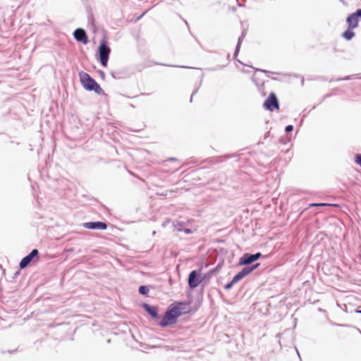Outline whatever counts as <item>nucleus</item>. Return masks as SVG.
<instances>
[{
	"label": "nucleus",
	"instance_id": "obj_1",
	"mask_svg": "<svg viewBox=\"0 0 361 361\" xmlns=\"http://www.w3.org/2000/svg\"><path fill=\"white\" fill-rule=\"evenodd\" d=\"M79 77L82 85L86 90L91 91L94 90L97 94H101L103 92V90L100 86L87 73L83 71L80 72Z\"/></svg>",
	"mask_w": 361,
	"mask_h": 361
},
{
	"label": "nucleus",
	"instance_id": "obj_2",
	"mask_svg": "<svg viewBox=\"0 0 361 361\" xmlns=\"http://www.w3.org/2000/svg\"><path fill=\"white\" fill-rule=\"evenodd\" d=\"M182 311L180 306H176L168 310L161 319L159 324L161 326H166L176 322V319L181 314Z\"/></svg>",
	"mask_w": 361,
	"mask_h": 361
},
{
	"label": "nucleus",
	"instance_id": "obj_3",
	"mask_svg": "<svg viewBox=\"0 0 361 361\" xmlns=\"http://www.w3.org/2000/svg\"><path fill=\"white\" fill-rule=\"evenodd\" d=\"M263 106L264 109L273 111L274 109H279V105L276 96L274 93H271L268 98L264 102Z\"/></svg>",
	"mask_w": 361,
	"mask_h": 361
},
{
	"label": "nucleus",
	"instance_id": "obj_4",
	"mask_svg": "<svg viewBox=\"0 0 361 361\" xmlns=\"http://www.w3.org/2000/svg\"><path fill=\"white\" fill-rule=\"evenodd\" d=\"M262 256V254L260 252H257L255 254H248L245 253L244 254L240 259L239 264L240 265H247L250 264L255 261L257 260L260 258Z\"/></svg>",
	"mask_w": 361,
	"mask_h": 361
},
{
	"label": "nucleus",
	"instance_id": "obj_5",
	"mask_svg": "<svg viewBox=\"0 0 361 361\" xmlns=\"http://www.w3.org/2000/svg\"><path fill=\"white\" fill-rule=\"evenodd\" d=\"M99 51L102 65L103 66H106L109 59V55L110 53V49L104 43H102L99 46Z\"/></svg>",
	"mask_w": 361,
	"mask_h": 361
},
{
	"label": "nucleus",
	"instance_id": "obj_6",
	"mask_svg": "<svg viewBox=\"0 0 361 361\" xmlns=\"http://www.w3.org/2000/svg\"><path fill=\"white\" fill-rule=\"evenodd\" d=\"M359 18H361V8L357 9L347 18L349 28H355L358 25Z\"/></svg>",
	"mask_w": 361,
	"mask_h": 361
},
{
	"label": "nucleus",
	"instance_id": "obj_7",
	"mask_svg": "<svg viewBox=\"0 0 361 361\" xmlns=\"http://www.w3.org/2000/svg\"><path fill=\"white\" fill-rule=\"evenodd\" d=\"M259 265V263L255 264L252 267H245L240 272H238L232 279L233 283H237L241 279H243L245 276L248 275L252 271H254L257 267Z\"/></svg>",
	"mask_w": 361,
	"mask_h": 361
},
{
	"label": "nucleus",
	"instance_id": "obj_8",
	"mask_svg": "<svg viewBox=\"0 0 361 361\" xmlns=\"http://www.w3.org/2000/svg\"><path fill=\"white\" fill-rule=\"evenodd\" d=\"M39 252L37 249H34L31 251V252L25 256L20 262V268L24 269L25 268L32 260V259L35 257H37Z\"/></svg>",
	"mask_w": 361,
	"mask_h": 361
},
{
	"label": "nucleus",
	"instance_id": "obj_9",
	"mask_svg": "<svg viewBox=\"0 0 361 361\" xmlns=\"http://www.w3.org/2000/svg\"><path fill=\"white\" fill-rule=\"evenodd\" d=\"M83 227L87 229L92 230H104L107 228L106 223L97 221V222H86L83 224Z\"/></svg>",
	"mask_w": 361,
	"mask_h": 361
},
{
	"label": "nucleus",
	"instance_id": "obj_10",
	"mask_svg": "<svg viewBox=\"0 0 361 361\" xmlns=\"http://www.w3.org/2000/svg\"><path fill=\"white\" fill-rule=\"evenodd\" d=\"M202 280L198 277L196 271H192L190 273L188 277V285L191 288H195L199 286Z\"/></svg>",
	"mask_w": 361,
	"mask_h": 361
},
{
	"label": "nucleus",
	"instance_id": "obj_11",
	"mask_svg": "<svg viewBox=\"0 0 361 361\" xmlns=\"http://www.w3.org/2000/svg\"><path fill=\"white\" fill-rule=\"evenodd\" d=\"M73 35L77 41L81 42L84 44L87 43V35L84 30L80 28L76 29L73 33Z\"/></svg>",
	"mask_w": 361,
	"mask_h": 361
},
{
	"label": "nucleus",
	"instance_id": "obj_12",
	"mask_svg": "<svg viewBox=\"0 0 361 361\" xmlns=\"http://www.w3.org/2000/svg\"><path fill=\"white\" fill-rule=\"evenodd\" d=\"M144 308L153 318L158 317L157 310L155 307L145 304Z\"/></svg>",
	"mask_w": 361,
	"mask_h": 361
},
{
	"label": "nucleus",
	"instance_id": "obj_13",
	"mask_svg": "<svg viewBox=\"0 0 361 361\" xmlns=\"http://www.w3.org/2000/svg\"><path fill=\"white\" fill-rule=\"evenodd\" d=\"M245 35H246V30H244L242 32L241 35L238 38V43H237V45H236V48H235V55H236L238 54V52L239 51L241 42H243V40L245 38Z\"/></svg>",
	"mask_w": 361,
	"mask_h": 361
},
{
	"label": "nucleus",
	"instance_id": "obj_14",
	"mask_svg": "<svg viewBox=\"0 0 361 361\" xmlns=\"http://www.w3.org/2000/svg\"><path fill=\"white\" fill-rule=\"evenodd\" d=\"M353 28H348L346 31H345L343 33V37L346 39L347 40H350L354 36H355V33L353 31H352Z\"/></svg>",
	"mask_w": 361,
	"mask_h": 361
},
{
	"label": "nucleus",
	"instance_id": "obj_15",
	"mask_svg": "<svg viewBox=\"0 0 361 361\" xmlns=\"http://www.w3.org/2000/svg\"><path fill=\"white\" fill-rule=\"evenodd\" d=\"M149 292V289L147 286H141L139 288V293L142 295H146Z\"/></svg>",
	"mask_w": 361,
	"mask_h": 361
},
{
	"label": "nucleus",
	"instance_id": "obj_16",
	"mask_svg": "<svg viewBox=\"0 0 361 361\" xmlns=\"http://www.w3.org/2000/svg\"><path fill=\"white\" fill-rule=\"evenodd\" d=\"M355 162L361 166V154H357L355 157Z\"/></svg>",
	"mask_w": 361,
	"mask_h": 361
},
{
	"label": "nucleus",
	"instance_id": "obj_17",
	"mask_svg": "<svg viewBox=\"0 0 361 361\" xmlns=\"http://www.w3.org/2000/svg\"><path fill=\"white\" fill-rule=\"evenodd\" d=\"M233 284H235V283H233V281H231L230 283H227L225 286V289H226V290L231 289L232 288V286H233Z\"/></svg>",
	"mask_w": 361,
	"mask_h": 361
},
{
	"label": "nucleus",
	"instance_id": "obj_18",
	"mask_svg": "<svg viewBox=\"0 0 361 361\" xmlns=\"http://www.w3.org/2000/svg\"><path fill=\"white\" fill-rule=\"evenodd\" d=\"M293 130V126L291 125H288L286 127V132L288 133Z\"/></svg>",
	"mask_w": 361,
	"mask_h": 361
},
{
	"label": "nucleus",
	"instance_id": "obj_19",
	"mask_svg": "<svg viewBox=\"0 0 361 361\" xmlns=\"http://www.w3.org/2000/svg\"><path fill=\"white\" fill-rule=\"evenodd\" d=\"M178 231H183V229L180 228H178ZM183 231L186 233H191V231L190 229H188V228L183 229Z\"/></svg>",
	"mask_w": 361,
	"mask_h": 361
},
{
	"label": "nucleus",
	"instance_id": "obj_20",
	"mask_svg": "<svg viewBox=\"0 0 361 361\" xmlns=\"http://www.w3.org/2000/svg\"><path fill=\"white\" fill-rule=\"evenodd\" d=\"M327 205L326 204H324V203H320V204H310V206H312V207H314V206H326Z\"/></svg>",
	"mask_w": 361,
	"mask_h": 361
},
{
	"label": "nucleus",
	"instance_id": "obj_21",
	"mask_svg": "<svg viewBox=\"0 0 361 361\" xmlns=\"http://www.w3.org/2000/svg\"><path fill=\"white\" fill-rule=\"evenodd\" d=\"M195 94V92L192 93V94L191 95V99H190V101H192V99L193 97V94Z\"/></svg>",
	"mask_w": 361,
	"mask_h": 361
},
{
	"label": "nucleus",
	"instance_id": "obj_22",
	"mask_svg": "<svg viewBox=\"0 0 361 361\" xmlns=\"http://www.w3.org/2000/svg\"><path fill=\"white\" fill-rule=\"evenodd\" d=\"M357 313H360L361 314V310H357L356 311Z\"/></svg>",
	"mask_w": 361,
	"mask_h": 361
}]
</instances>
